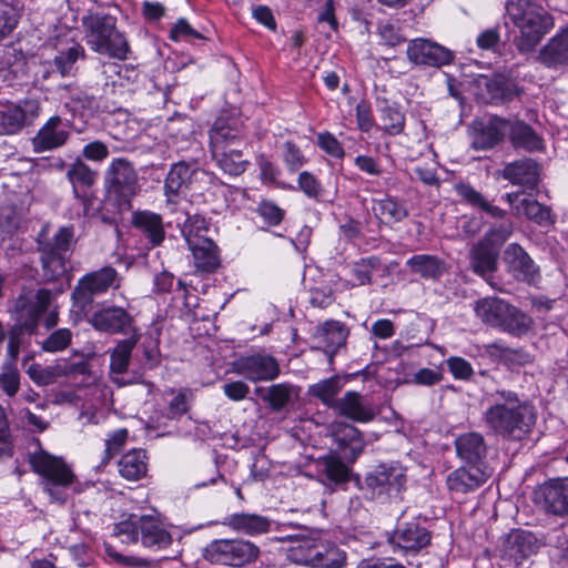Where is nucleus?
Returning <instances> with one entry per match:
<instances>
[{"instance_id":"nucleus-1","label":"nucleus","mask_w":568,"mask_h":568,"mask_svg":"<svg viewBox=\"0 0 568 568\" xmlns=\"http://www.w3.org/2000/svg\"><path fill=\"white\" fill-rule=\"evenodd\" d=\"M485 395L490 405L484 412L483 420L489 432L508 440H521L530 434L537 418L531 404L505 388L489 389Z\"/></svg>"},{"instance_id":"nucleus-2","label":"nucleus","mask_w":568,"mask_h":568,"mask_svg":"<svg viewBox=\"0 0 568 568\" xmlns=\"http://www.w3.org/2000/svg\"><path fill=\"white\" fill-rule=\"evenodd\" d=\"M116 22L114 16L101 12L89 13L81 19L85 42L92 51L124 61L129 58L130 44Z\"/></svg>"},{"instance_id":"nucleus-3","label":"nucleus","mask_w":568,"mask_h":568,"mask_svg":"<svg viewBox=\"0 0 568 568\" xmlns=\"http://www.w3.org/2000/svg\"><path fill=\"white\" fill-rule=\"evenodd\" d=\"M506 11L519 29L520 36L515 41L521 52L534 49L554 27L551 16L531 0H508Z\"/></svg>"},{"instance_id":"nucleus-4","label":"nucleus","mask_w":568,"mask_h":568,"mask_svg":"<svg viewBox=\"0 0 568 568\" xmlns=\"http://www.w3.org/2000/svg\"><path fill=\"white\" fill-rule=\"evenodd\" d=\"M75 243L73 225H64L57 230L52 237L48 226H43L37 236V248L40 253L42 275L48 282H57L68 274L67 253Z\"/></svg>"},{"instance_id":"nucleus-5","label":"nucleus","mask_w":568,"mask_h":568,"mask_svg":"<svg viewBox=\"0 0 568 568\" xmlns=\"http://www.w3.org/2000/svg\"><path fill=\"white\" fill-rule=\"evenodd\" d=\"M121 277L112 266H103L79 278L71 298L73 305L82 312L91 308L94 297L106 293L110 288L120 287Z\"/></svg>"},{"instance_id":"nucleus-6","label":"nucleus","mask_w":568,"mask_h":568,"mask_svg":"<svg viewBox=\"0 0 568 568\" xmlns=\"http://www.w3.org/2000/svg\"><path fill=\"white\" fill-rule=\"evenodd\" d=\"M104 186L120 203L129 204L141 190L133 163L125 158L113 159L104 173Z\"/></svg>"},{"instance_id":"nucleus-7","label":"nucleus","mask_w":568,"mask_h":568,"mask_svg":"<svg viewBox=\"0 0 568 568\" xmlns=\"http://www.w3.org/2000/svg\"><path fill=\"white\" fill-rule=\"evenodd\" d=\"M53 296L52 291L48 288L20 294L14 304L16 325L12 329L22 334H34L40 317L49 308Z\"/></svg>"},{"instance_id":"nucleus-8","label":"nucleus","mask_w":568,"mask_h":568,"mask_svg":"<svg viewBox=\"0 0 568 568\" xmlns=\"http://www.w3.org/2000/svg\"><path fill=\"white\" fill-rule=\"evenodd\" d=\"M258 552V548L248 540L217 539L204 548L203 557L214 565L242 567L254 561Z\"/></svg>"},{"instance_id":"nucleus-9","label":"nucleus","mask_w":568,"mask_h":568,"mask_svg":"<svg viewBox=\"0 0 568 568\" xmlns=\"http://www.w3.org/2000/svg\"><path fill=\"white\" fill-rule=\"evenodd\" d=\"M405 484V469L395 463H384L365 475L363 487L372 498H392L399 496Z\"/></svg>"},{"instance_id":"nucleus-10","label":"nucleus","mask_w":568,"mask_h":568,"mask_svg":"<svg viewBox=\"0 0 568 568\" xmlns=\"http://www.w3.org/2000/svg\"><path fill=\"white\" fill-rule=\"evenodd\" d=\"M40 114V102L24 99L19 103L0 102V134H14L30 125Z\"/></svg>"},{"instance_id":"nucleus-11","label":"nucleus","mask_w":568,"mask_h":568,"mask_svg":"<svg viewBox=\"0 0 568 568\" xmlns=\"http://www.w3.org/2000/svg\"><path fill=\"white\" fill-rule=\"evenodd\" d=\"M406 55L414 65L440 68L449 64L454 53L437 42L425 38H416L408 42Z\"/></svg>"},{"instance_id":"nucleus-12","label":"nucleus","mask_w":568,"mask_h":568,"mask_svg":"<svg viewBox=\"0 0 568 568\" xmlns=\"http://www.w3.org/2000/svg\"><path fill=\"white\" fill-rule=\"evenodd\" d=\"M508 129V121L499 116L475 120L468 130L470 145L477 151L493 149L504 140Z\"/></svg>"},{"instance_id":"nucleus-13","label":"nucleus","mask_w":568,"mask_h":568,"mask_svg":"<svg viewBox=\"0 0 568 568\" xmlns=\"http://www.w3.org/2000/svg\"><path fill=\"white\" fill-rule=\"evenodd\" d=\"M31 465L36 473L45 478L44 488L50 495L55 486H68L73 481V474L62 459L45 452L33 455Z\"/></svg>"},{"instance_id":"nucleus-14","label":"nucleus","mask_w":568,"mask_h":568,"mask_svg":"<svg viewBox=\"0 0 568 568\" xmlns=\"http://www.w3.org/2000/svg\"><path fill=\"white\" fill-rule=\"evenodd\" d=\"M507 272L517 281L534 283L540 276L539 266L518 243H510L504 251Z\"/></svg>"},{"instance_id":"nucleus-15","label":"nucleus","mask_w":568,"mask_h":568,"mask_svg":"<svg viewBox=\"0 0 568 568\" xmlns=\"http://www.w3.org/2000/svg\"><path fill=\"white\" fill-rule=\"evenodd\" d=\"M235 372L251 382L273 381L280 374L276 359L266 354H254L240 357L235 364Z\"/></svg>"},{"instance_id":"nucleus-16","label":"nucleus","mask_w":568,"mask_h":568,"mask_svg":"<svg viewBox=\"0 0 568 568\" xmlns=\"http://www.w3.org/2000/svg\"><path fill=\"white\" fill-rule=\"evenodd\" d=\"M490 476L488 466H460L448 474L446 485L455 494H469L486 484Z\"/></svg>"},{"instance_id":"nucleus-17","label":"nucleus","mask_w":568,"mask_h":568,"mask_svg":"<svg viewBox=\"0 0 568 568\" xmlns=\"http://www.w3.org/2000/svg\"><path fill=\"white\" fill-rule=\"evenodd\" d=\"M89 322L102 333L126 334L133 327L134 320L124 308L109 306L94 312Z\"/></svg>"},{"instance_id":"nucleus-18","label":"nucleus","mask_w":568,"mask_h":568,"mask_svg":"<svg viewBox=\"0 0 568 568\" xmlns=\"http://www.w3.org/2000/svg\"><path fill=\"white\" fill-rule=\"evenodd\" d=\"M332 435L338 452L349 462H355L363 453L365 442L362 433L355 426L345 422H335L332 425Z\"/></svg>"},{"instance_id":"nucleus-19","label":"nucleus","mask_w":568,"mask_h":568,"mask_svg":"<svg viewBox=\"0 0 568 568\" xmlns=\"http://www.w3.org/2000/svg\"><path fill=\"white\" fill-rule=\"evenodd\" d=\"M498 258L499 252L496 247H490L478 241L468 253L469 270L493 285L491 278L498 270Z\"/></svg>"},{"instance_id":"nucleus-20","label":"nucleus","mask_w":568,"mask_h":568,"mask_svg":"<svg viewBox=\"0 0 568 568\" xmlns=\"http://www.w3.org/2000/svg\"><path fill=\"white\" fill-rule=\"evenodd\" d=\"M334 409L341 416L356 423H369L377 415L373 405L354 390L346 392L342 398H338Z\"/></svg>"},{"instance_id":"nucleus-21","label":"nucleus","mask_w":568,"mask_h":568,"mask_svg":"<svg viewBox=\"0 0 568 568\" xmlns=\"http://www.w3.org/2000/svg\"><path fill=\"white\" fill-rule=\"evenodd\" d=\"M540 491L548 514L568 516V477L549 479L541 486Z\"/></svg>"},{"instance_id":"nucleus-22","label":"nucleus","mask_w":568,"mask_h":568,"mask_svg":"<svg viewBox=\"0 0 568 568\" xmlns=\"http://www.w3.org/2000/svg\"><path fill=\"white\" fill-rule=\"evenodd\" d=\"M203 174L196 168H192L184 161L174 163L164 181V194L169 204H175V197L190 189L193 178Z\"/></svg>"},{"instance_id":"nucleus-23","label":"nucleus","mask_w":568,"mask_h":568,"mask_svg":"<svg viewBox=\"0 0 568 568\" xmlns=\"http://www.w3.org/2000/svg\"><path fill=\"white\" fill-rule=\"evenodd\" d=\"M457 456L471 466H487V445L484 436L477 432H469L459 435L455 440Z\"/></svg>"},{"instance_id":"nucleus-24","label":"nucleus","mask_w":568,"mask_h":568,"mask_svg":"<svg viewBox=\"0 0 568 568\" xmlns=\"http://www.w3.org/2000/svg\"><path fill=\"white\" fill-rule=\"evenodd\" d=\"M390 542L405 551L417 552L430 542V532L417 521L398 525Z\"/></svg>"},{"instance_id":"nucleus-25","label":"nucleus","mask_w":568,"mask_h":568,"mask_svg":"<svg viewBox=\"0 0 568 568\" xmlns=\"http://www.w3.org/2000/svg\"><path fill=\"white\" fill-rule=\"evenodd\" d=\"M210 145L212 154L234 145L244 146L241 130L235 125V121L231 124L229 120L219 118L210 131Z\"/></svg>"},{"instance_id":"nucleus-26","label":"nucleus","mask_w":568,"mask_h":568,"mask_svg":"<svg viewBox=\"0 0 568 568\" xmlns=\"http://www.w3.org/2000/svg\"><path fill=\"white\" fill-rule=\"evenodd\" d=\"M348 336L346 326L338 321H326L318 326L314 334L316 347L326 354L334 355L339 347L345 345Z\"/></svg>"},{"instance_id":"nucleus-27","label":"nucleus","mask_w":568,"mask_h":568,"mask_svg":"<svg viewBox=\"0 0 568 568\" xmlns=\"http://www.w3.org/2000/svg\"><path fill=\"white\" fill-rule=\"evenodd\" d=\"M69 136L67 125L58 115L51 116L33 138L37 151H47L63 145Z\"/></svg>"},{"instance_id":"nucleus-28","label":"nucleus","mask_w":568,"mask_h":568,"mask_svg":"<svg viewBox=\"0 0 568 568\" xmlns=\"http://www.w3.org/2000/svg\"><path fill=\"white\" fill-rule=\"evenodd\" d=\"M539 165L531 159H521L508 163L503 170V178L513 184L535 189L539 182Z\"/></svg>"},{"instance_id":"nucleus-29","label":"nucleus","mask_w":568,"mask_h":568,"mask_svg":"<svg viewBox=\"0 0 568 568\" xmlns=\"http://www.w3.org/2000/svg\"><path fill=\"white\" fill-rule=\"evenodd\" d=\"M286 540L294 544L290 548V558L297 562L307 566H313L314 560H311L314 552H317L318 545L322 539L317 532L306 531L295 535H288L285 537Z\"/></svg>"},{"instance_id":"nucleus-30","label":"nucleus","mask_w":568,"mask_h":568,"mask_svg":"<svg viewBox=\"0 0 568 568\" xmlns=\"http://www.w3.org/2000/svg\"><path fill=\"white\" fill-rule=\"evenodd\" d=\"M405 265L410 273L433 282L439 281V278L447 273L446 262L430 254L413 255L406 261Z\"/></svg>"},{"instance_id":"nucleus-31","label":"nucleus","mask_w":568,"mask_h":568,"mask_svg":"<svg viewBox=\"0 0 568 568\" xmlns=\"http://www.w3.org/2000/svg\"><path fill=\"white\" fill-rule=\"evenodd\" d=\"M255 394L267 403L273 412H281L298 397V388L288 383H280L270 387H256Z\"/></svg>"},{"instance_id":"nucleus-32","label":"nucleus","mask_w":568,"mask_h":568,"mask_svg":"<svg viewBox=\"0 0 568 568\" xmlns=\"http://www.w3.org/2000/svg\"><path fill=\"white\" fill-rule=\"evenodd\" d=\"M224 525L237 532L253 536L267 532L271 520L257 514L236 513L227 516Z\"/></svg>"},{"instance_id":"nucleus-33","label":"nucleus","mask_w":568,"mask_h":568,"mask_svg":"<svg viewBox=\"0 0 568 568\" xmlns=\"http://www.w3.org/2000/svg\"><path fill=\"white\" fill-rule=\"evenodd\" d=\"M538 538L527 530H514L506 539V551L515 560L525 559L538 551Z\"/></svg>"},{"instance_id":"nucleus-34","label":"nucleus","mask_w":568,"mask_h":568,"mask_svg":"<svg viewBox=\"0 0 568 568\" xmlns=\"http://www.w3.org/2000/svg\"><path fill=\"white\" fill-rule=\"evenodd\" d=\"M65 174L77 199L85 197L88 190L94 185L98 178V172L81 160L71 163Z\"/></svg>"},{"instance_id":"nucleus-35","label":"nucleus","mask_w":568,"mask_h":568,"mask_svg":"<svg viewBox=\"0 0 568 568\" xmlns=\"http://www.w3.org/2000/svg\"><path fill=\"white\" fill-rule=\"evenodd\" d=\"M509 303L498 297H484L475 302L474 312L480 321L489 326L500 328Z\"/></svg>"},{"instance_id":"nucleus-36","label":"nucleus","mask_w":568,"mask_h":568,"mask_svg":"<svg viewBox=\"0 0 568 568\" xmlns=\"http://www.w3.org/2000/svg\"><path fill=\"white\" fill-rule=\"evenodd\" d=\"M140 535L143 546L149 548H165L172 542V537L159 519L150 515H141Z\"/></svg>"},{"instance_id":"nucleus-37","label":"nucleus","mask_w":568,"mask_h":568,"mask_svg":"<svg viewBox=\"0 0 568 568\" xmlns=\"http://www.w3.org/2000/svg\"><path fill=\"white\" fill-rule=\"evenodd\" d=\"M135 229L142 232L153 246L160 245L164 240V227L160 214L150 211H139L132 216Z\"/></svg>"},{"instance_id":"nucleus-38","label":"nucleus","mask_w":568,"mask_h":568,"mask_svg":"<svg viewBox=\"0 0 568 568\" xmlns=\"http://www.w3.org/2000/svg\"><path fill=\"white\" fill-rule=\"evenodd\" d=\"M119 474L126 480L136 481L146 476L148 456L143 449H132L118 462Z\"/></svg>"},{"instance_id":"nucleus-39","label":"nucleus","mask_w":568,"mask_h":568,"mask_svg":"<svg viewBox=\"0 0 568 568\" xmlns=\"http://www.w3.org/2000/svg\"><path fill=\"white\" fill-rule=\"evenodd\" d=\"M187 246L199 271L213 272L220 265L217 246L211 239L192 242Z\"/></svg>"},{"instance_id":"nucleus-40","label":"nucleus","mask_w":568,"mask_h":568,"mask_svg":"<svg viewBox=\"0 0 568 568\" xmlns=\"http://www.w3.org/2000/svg\"><path fill=\"white\" fill-rule=\"evenodd\" d=\"M140 339V335L134 333L126 339L119 341L110 349V372L122 375L128 372L132 357V352Z\"/></svg>"},{"instance_id":"nucleus-41","label":"nucleus","mask_w":568,"mask_h":568,"mask_svg":"<svg viewBox=\"0 0 568 568\" xmlns=\"http://www.w3.org/2000/svg\"><path fill=\"white\" fill-rule=\"evenodd\" d=\"M539 60L549 68L568 61V28L557 34L541 49Z\"/></svg>"},{"instance_id":"nucleus-42","label":"nucleus","mask_w":568,"mask_h":568,"mask_svg":"<svg viewBox=\"0 0 568 568\" xmlns=\"http://www.w3.org/2000/svg\"><path fill=\"white\" fill-rule=\"evenodd\" d=\"M181 215L176 217V223L187 244L210 239L207 236L209 224L202 215L189 212H181Z\"/></svg>"},{"instance_id":"nucleus-43","label":"nucleus","mask_w":568,"mask_h":568,"mask_svg":"<svg viewBox=\"0 0 568 568\" xmlns=\"http://www.w3.org/2000/svg\"><path fill=\"white\" fill-rule=\"evenodd\" d=\"M485 347L490 357L508 367L524 366L531 362L530 354L523 348H510L498 342L490 343Z\"/></svg>"},{"instance_id":"nucleus-44","label":"nucleus","mask_w":568,"mask_h":568,"mask_svg":"<svg viewBox=\"0 0 568 568\" xmlns=\"http://www.w3.org/2000/svg\"><path fill=\"white\" fill-rule=\"evenodd\" d=\"M317 469L329 483L343 484L349 478L351 469L336 454H327L317 460Z\"/></svg>"},{"instance_id":"nucleus-45","label":"nucleus","mask_w":568,"mask_h":568,"mask_svg":"<svg viewBox=\"0 0 568 568\" xmlns=\"http://www.w3.org/2000/svg\"><path fill=\"white\" fill-rule=\"evenodd\" d=\"M311 560H314L312 567L316 568H344L347 562L346 552L332 542L322 540L317 552H314Z\"/></svg>"},{"instance_id":"nucleus-46","label":"nucleus","mask_w":568,"mask_h":568,"mask_svg":"<svg viewBox=\"0 0 568 568\" xmlns=\"http://www.w3.org/2000/svg\"><path fill=\"white\" fill-rule=\"evenodd\" d=\"M456 192L465 201L467 204L479 209L480 211L487 213L489 216L494 219H504L506 215V211L500 209L499 206L490 204L481 193L476 191L471 185L466 183H459L456 185Z\"/></svg>"},{"instance_id":"nucleus-47","label":"nucleus","mask_w":568,"mask_h":568,"mask_svg":"<svg viewBox=\"0 0 568 568\" xmlns=\"http://www.w3.org/2000/svg\"><path fill=\"white\" fill-rule=\"evenodd\" d=\"M243 146H232L212 154L217 165L230 175H240L246 170L248 161L244 158Z\"/></svg>"},{"instance_id":"nucleus-48","label":"nucleus","mask_w":568,"mask_h":568,"mask_svg":"<svg viewBox=\"0 0 568 568\" xmlns=\"http://www.w3.org/2000/svg\"><path fill=\"white\" fill-rule=\"evenodd\" d=\"M378 129L385 134L396 136L405 128V114L397 104H386L379 109Z\"/></svg>"},{"instance_id":"nucleus-49","label":"nucleus","mask_w":568,"mask_h":568,"mask_svg":"<svg viewBox=\"0 0 568 568\" xmlns=\"http://www.w3.org/2000/svg\"><path fill=\"white\" fill-rule=\"evenodd\" d=\"M85 58V51L82 45L75 43L65 51H60L51 61L60 78L74 77L77 73L75 63L79 59Z\"/></svg>"},{"instance_id":"nucleus-50","label":"nucleus","mask_w":568,"mask_h":568,"mask_svg":"<svg viewBox=\"0 0 568 568\" xmlns=\"http://www.w3.org/2000/svg\"><path fill=\"white\" fill-rule=\"evenodd\" d=\"M373 211L381 221L385 220L386 223H398L408 215L404 203L392 196L375 201Z\"/></svg>"},{"instance_id":"nucleus-51","label":"nucleus","mask_w":568,"mask_h":568,"mask_svg":"<svg viewBox=\"0 0 568 568\" xmlns=\"http://www.w3.org/2000/svg\"><path fill=\"white\" fill-rule=\"evenodd\" d=\"M510 141L515 148L526 151H535L541 148V140L537 133L526 123L516 122L509 124Z\"/></svg>"},{"instance_id":"nucleus-52","label":"nucleus","mask_w":568,"mask_h":568,"mask_svg":"<svg viewBox=\"0 0 568 568\" xmlns=\"http://www.w3.org/2000/svg\"><path fill=\"white\" fill-rule=\"evenodd\" d=\"M381 266V258L378 256H368L355 262L351 268L352 275L355 277V283H344V287H355L368 285L372 283V275Z\"/></svg>"},{"instance_id":"nucleus-53","label":"nucleus","mask_w":568,"mask_h":568,"mask_svg":"<svg viewBox=\"0 0 568 568\" xmlns=\"http://www.w3.org/2000/svg\"><path fill=\"white\" fill-rule=\"evenodd\" d=\"M532 323V318L529 315L509 304V310L505 314L500 329L516 336H521L531 328Z\"/></svg>"},{"instance_id":"nucleus-54","label":"nucleus","mask_w":568,"mask_h":568,"mask_svg":"<svg viewBox=\"0 0 568 568\" xmlns=\"http://www.w3.org/2000/svg\"><path fill=\"white\" fill-rule=\"evenodd\" d=\"M342 386L338 377L323 379L308 387V394L321 399L329 408H335L338 398L335 396L339 393Z\"/></svg>"},{"instance_id":"nucleus-55","label":"nucleus","mask_w":568,"mask_h":568,"mask_svg":"<svg viewBox=\"0 0 568 568\" xmlns=\"http://www.w3.org/2000/svg\"><path fill=\"white\" fill-rule=\"evenodd\" d=\"M521 215L539 226H549L554 223L551 210L534 199L520 200Z\"/></svg>"},{"instance_id":"nucleus-56","label":"nucleus","mask_w":568,"mask_h":568,"mask_svg":"<svg viewBox=\"0 0 568 568\" xmlns=\"http://www.w3.org/2000/svg\"><path fill=\"white\" fill-rule=\"evenodd\" d=\"M26 217V209L13 203L0 205V229L11 234L19 230Z\"/></svg>"},{"instance_id":"nucleus-57","label":"nucleus","mask_w":568,"mask_h":568,"mask_svg":"<svg viewBox=\"0 0 568 568\" xmlns=\"http://www.w3.org/2000/svg\"><path fill=\"white\" fill-rule=\"evenodd\" d=\"M141 515L130 514L113 527V534L122 537L123 542H136L140 535Z\"/></svg>"},{"instance_id":"nucleus-58","label":"nucleus","mask_w":568,"mask_h":568,"mask_svg":"<svg viewBox=\"0 0 568 568\" xmlns=\"http://www.w3.org/2000/svg\"><path fill=\"white\" fill-rule=\"evenodd\" d=\"M513 232V222L506 221L493 225L479 242L485 243L490 247H496L499 251L500 246L511 236Z\"/></svg>"},{"instance_id":"nucleus-59","label":"nucleus","mask_w":568,"mask_h":568,"mask_svg":"<svg viewBox=\"0 0 568 568\" xmlns=\"http://www.w3.org/2000/svg\"><path fill=\"white\" fill-rule=\"evenodd\" d=\"M487 90L493 99L500 101H510L519 91L515 83L504 78H495L487 82Z\"/></svg>"},{"instance_id":"nucleus-60","label":"nucleus","mask_w":568,"mask_h":568,"mask_svg":"<svg viewBox=\"0 0 568 568\" xmlns=\"http://www.w3.org/2000/svg\"><path fill=\"white\" fill-rule=\"evenodd\" d=\"M37 75L38 81H40L42 85H47V90H55L59 92L71 89V84L60 82V74L55 71L52 61L41 63Z\"/></svg>"},{"instance_id":"nucleus-61","label":"nucleus","mask_w":568,"mask_h":568,"mask_svg":"<svg viewBox=\"0 0 568 568\" xmlns=\"http://www.w3.org/2000/svg\"><path fill=\"white\" fill-rule=\"evenodd\" d=\"M0 389L13 397L20 389V373L12 363H4L0 373Z\"/></svg>"},{"instance_id":"nucleus-62","label":"nucleus","mask_w":568,"mask_h":568,"mask_svg":"<svg viewBox=\"0 0 568 568\" xmlns=\"http://www.w3.org/2000/svg\"><path fill=\"white\" fill-rule=\"evenodd\" d=\"M126 439V428H120L110 433L105 439V449L100 466L108 465L112 457L124 446Z\"/></svg>"},{"instance_id":"nucleus-63","label":"nucleus","mask_w":568,"mask_h":568,"mask_svg":"<svg viewBox=\"0 0 568 568\" xmlns=\"http://www.w3.org/2000/svg\"><path fill=\"white\" fill-rule=\"evenodd\" d=\"M72 341V333L69 328H59L52 332L42 343V349L49 353H57L65 349Z\"/></svg>"},{"instance_id":"nucleus-64","label":"nucleus","mask_w":568,"mask_h":568,"mask_svg":"<svg viewBox=\"0 0 568 568\" xmlns=\"http://www.w3.org/2000/svg\"><path fill=\"white\" fill-rule=\"evenodd\" d=\"M297 184L298 189L308 199L320 201L324 193V189L320 180L308 171H303L298 174Z\"/></svg>"}]
</instances>
